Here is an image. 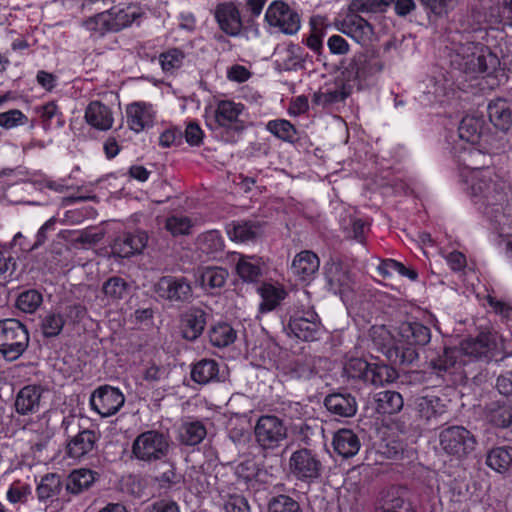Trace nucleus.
Instances as JSON below:
<instances>
[{"instance_id":"f257e3e1","label":"nucleus","mask_w":512,"mask_h":512,"mask_svg":"<svg viewBox=\"0 0 512 512\" xmlns=\"http://www.w3.org/2000/svg\"><path fill=\"white\" fill-rule=\"evenodd\" d=\"M371 338L394 365H410L418 359L416 346H425L431 340V330L416 321L403 322L398 328L399 339L390 345L391 335L384 326L372 327Z\"/></svg>"},{"instance_id":"f03ea898","label":"nucleus","mask_w":512,"mask_h":512,"mask_svg":"<svg viewBox=\"0 0 512 512\" xmlns=\"http://www.w3.org/2000/svg\"><path fill=\"white\" fill-rule=\"evenodd\" d=\"M505 188V182L493 169H482L470 175L469 194L475 205L487 218L499 224L504 217Z\"/></svg>"},{"instance_id":"7ed1b4c3","label":"nucleus","mask_w":512,"mask_h":512,"mask_svg":"<svg viewBox=\"0 0 512 512\" xmlns=\"http://www.w3.org/2000/svg\"><path fill=\"white\" fill-rule=\"evenodd\" d=\"M255 442L266 455L280 448L288 438V426L284 419L273 415H261L254 426Z\"/></svg>"},{"instance_id":"20e7f679","label":"nucleus","mask_w":512,"mask_h":512,"mask_svg":"<svg viewBox=\"0 0 512 512\" xmlns=\"http://www.w3.org/2000/svg\"><path fill=\"white\" fill-rule=\"evenodd\" d=\"M171 440L168 433L148 430L139 434L132 444L133 456L145 463L163 461L169 454Z\"/></svg>"},{"instance_id":"39448f33","label":"nucleus","mask_w":512,"mask_h":512,"mask_svg":"<svg viewBox=\"0 0 512 512\" xmlns=\"http://www.w3.org/2000/svg\"><path fill=\"white\" fill-rule=\"evenodd\" d=\"M28 345L29 333L24 324L13 318L0 320V354L5 360H17Z\"/></svg>"},{"instance_id":"423d86ee","label":"nucleus","mask_w":512,"mask_h":512,"mask_svg":"<svg viewBox=\"0 0 512 512\" xmlns=\"http://www.w3.org/2000/svg\"><path fill=\"white\" fill-rule=\"evenodd\" d=\"M323 463L319 455L308 448L294 451L289 458V473L297 481L311 485L322 476Z\"/></svg>"},{"instance_id":"0eeeda50","label":"nucleus","mask_w":512,"mask_h":512,"mask_svg":"<svg viewBox=\"0 0 512 512\" xmlns=\"http://www.w3.org/2000/svg\"><path fill=\"white\" fill-rule=\"evenodd\" d=\"M441 449L448 455L462 459L476 447L475 436L463 426H450L439 434Z\"/></svg>"},{"instance_id":"6e6552de","label":"nucleus","mask_w":512,"mask_h":512,"mask_svg":"<svg viewBox=\"0 0 512 512\" xmlns=\"http://www.w3.org/2000/svg\"><path fill=\"white\" fill-rule=\"evenodd\" d=\"M153 291L160 299L171 303H190L193 299L191 282L184 276H162Z\"/></svg>"},{"instance_id":"1a4fd4ad","label":"nucleus","mask_w":512,"mask_h":512,"mask_svg":"<svg viewBox=\"0 0 512 512\" xmlns=\"http://www.w3.org/2000/svg\"><path fill=\"white\" fill-rule=\"evenodd\" d=\"M286 330L288 334H292L302 341H316L323 333V326L315 311L306 310L292 315Z\"/></svg>"},{"instance_id":"9d476101","label":"nucleus","mask_w":512,"mask_h":512,"mask_svg":"<svg viewBox=\"0 0 512 512\" xmlns=\"http://www.w3.org/2000/svg\"><path fill=\"white\" fill-rule=\"evenodd\" d=\"M265 19L270 26L279 28L285 34H295L300 28L299 15L282 1L269 5Z\"/></svg>"},{"instance_id":"9b49d317","label":"nucleus","mask_w":512,"mask_h":512,"mask_svg":"<svg viewBox=\"0 0 512 512\" xmlns=\"http://www.w3.org/2000/svg\"><path fill=\"white\" fill-rule=\"evenodd\" d=\"M125 397L118 388L101 386L90 397V405L101 417H109L124 405Z\"/></svg>"},{"instance_id":"f8f14e48","label":"nucleus","mask_w":512,"mask_h":512,"mask_svg":"<svg viewBox=\"0 0 512 512\" xmlns=\"http://www.w3.org/2000/svg\"><path fill=\"white\" fill-rule=\"evenodd\" d=\"M461 351L463 354L475 359L489 361L497 357V337L490 332H481L476 337L465 339L461 343Z\"/></svg>"},{"instance_id":"ddd939ff","label":"nucleus","mask_w":512,"mask_h":512,"mask_svg":"<svg viewBox=\"0 0 512 512\" xmlns=\"http://www.w3.org/2000/svg\"><path fill=\"white\" fill-rule=\"evenodd\" d=\"M335 28L361 45L372 41L374 27L366 19L357 14L347 12L342 20L335 22Z\"/></svg>"},{"instance_id":"4468645a","label":"nucleus","mask_w":512,"mask_h":512,"mask_svg":"<svg viewBox=\"0 0 512 512\" xmlns=\"http://www.w3.org/2000/svg\"><path fill=\"white\" fill-rule=\"evenodd\" d=\"M376 512H416V508L403 487L383 491L375 503Z\"/></svg>"},{"instance_id":"2eb2a0df","label":"nucleus","mask_w":512,"mask_h":512,"mask_svg":"<svg viewBox=\"0 0 512 512\" xmlns=\"http://www.w3.org/2000/svg\"><path fill=\"white\" fill-rule=\"evenodd\" d=\"M219 29L229 37H237L243 29L240 10L233 2L219 3L213 12Z\"/></svg>"},{"instance_id":"dca6fc26","label":"nucleus","mask_w":512,"mask_h":512,"mask_svg":"<svg viewBox=\"0 0 512 512\" xmlns=\"http://www.w3.org/2000/svg\"><path fill=\"white\" fill-rule=\"evenodd\" d=\"M324 275L328 289L342 295L352 288V278L346 265L331 259L324 266Z\"/></svg>"},{"instance_id":"f3484780","label":"nucleus","mask_w":512,"mask_h":512,"mask_svg":"<svg viewBox=\"0 0 512 512\" xmlns=\"http://www.w3.org/2000/svg\"><path fill=\"white\" fill-rule=\"evenodd\" d=\"M98 440L99 435L94 430H80L77 434L69 436L66 445L67 455L78 460L92 455L97 449Z\"/></svg>"},{"instance_id":"a211bd4d","label":"nucleus","mask_w":512,"mask_h":512,"mask_svg":"<svg viewBox=\"0 0 512 512\" xmlns=\"http://www.w3.org/2000/svg\"><path fill=\"white\" fill-rule=\"evenodd\" d=\"M148 243V234L145 231L137 230L135 232H128L118 236L111 248L113 254L128 258L136 253L142 252Z\"/></svg>"},{"instance_id":"6ab92c4d","label":"nucleus","mask_w":512,"mask_h":512,"mask_svg":"<svg viewBox=\"0 0 512 512\" xmlns=\"http://www.w3.org/2000/svg\"><path fill=\"white\" fill-rule=\"evenodd\" d=\"M417 417L425 424H438L447 414V406L437 396H423L416 400Z\"/></svg>"},{"instance_id":"aec40b11","label":"nucleus","mask_w":512,"mask_h":512,"mask_svg":"<svg viewBox=\"0 0 512 512\" xmlns=\"http://www.w3.org/2000/svg\"><path fill=\"white\" fill-rule=\"evenodd\" d=\"M181 333L184 339L195 341L207 324V313L199 307L187 309L180 317Z\"/></svg>"},{"instance_id":"412c9836","label":"nucleus","mask_w":512,"mask_h":512,"mask_svg":"<svg viewBox=\"0 0 512 512\" xmlns=\"http://www.w3.org/2000/svg\"><path fill=\"white\" fill-rule=\"evenodd\" d=\"M382 61L374 53H358L350 61L348 72L355 79H366L367 77L381 72Z\"/></svg>"},{"instance_id":"4be33fe9","label":"nucleus","mask_w":512,"mask_h":512,"mask_svg":"<svg viewBox=\"0 0 512 512\" xmlns=\"http://www.w3.org/2000/svg\"><path fill=\"white\" fill-rule=\"evenodd\" d=\"M42 388L37 385L24 386L16 395L15 409L20 415L39 412L41 406Z\"/></svg>"},{"instance_id":"5701e85b","label":"nucleus","mask_w":512,"mask_h":512,"mask_svg":"<svg viewBox=\"0 0 512 512\" xmlns=\"http://www.w3.org/2000/svg\"><path fill=\"white\" fill-rule=\"evenodd\" d=\"M242 110L243 105L240 103H234L228 100L221 101L215 110V122L220 127L239 132L243 129L242 124L238 121V117Z\"/></svg>"},{"instance_id":"b1692460","label":"nucleus","mask_w":512,"mask_h":512,"mask_svg":"<svg viewBox=\"0 0 512 512\" xmlns=\"http://www.w3.org/2000/svg\"><path fill=\"white\" fill-rule=\"evenodd\" d=\"M126 116L129 128L136 133L151 127L154 122V114L151 110V106L142 102H135L128 105L126 108Z\"/></svg>"},{"instance_id":"393cba45","label":"nucleus","mask_w":512,"mask_h":512,"mask_svg":"<svg viewBox=\"0 0 512 512\" xmlns=\"http://www.w3.org/2000/svg\"><path fill=\"white\" fill-rule=\"evenodd\" d=\"M326 409L339 417H352L357 412V401L349 393H332L325 397Z\"/></svg>"},{"instance_id":"a878e982","label":"nucleus","mask_w":512,"mask_h":512,"mask_svg":"<svg viewBox=\"0 0 512 512\" xmlns=\"http://www.w3.org/2000/svg\"><path fill=\"white\" fill-rule=\"evenodd\" d=\"M320 260L318 256L309 250L299 252L293 259L291 271L301 280L310 279L319 270Z\"/></svg>"},{"instance_id":"bb28decb","label":"nucleus","mask_w":512,"mask_h":512,"mask_svg":"<svg viewBox=\"0 0 512 512\" xmlns=\"http://www.w3.org/2000/svg\"><path fill=\"white\" fill-rule=\"evenodd\" d=\"M86 122L95 129L107 131L113 125V115L108 106L100 101H92L85 110Z\"/></svg>"},{"instance_id":"cd10ccee","label":"nucleus","mask_w":512,"mask_h":512,"mask_svg":"<svg viewBox=\"0 0 512 512\" xmlns=\"http://www.w3.org/2000/svg\"><path fill=\"white\" fill-rule=\"evenodd\" d=\"M490 122L500 131L508 132L512 126V109L504 99L490 101L487 107Z\"/></svg>"},{"instance_id":"c85d7f7f","label":"nucleus","mask_w":512,"mask_h":512,"mask_svg":"<svg viewBox=\"0 0 512 512\" xmlns=\"http://www.w3.org/2000/svg\"><path fill=\"white\" fill-rule=\"evenodd\" d=\"M484 120L474 116L464 117L458 127L460 140L470 145L482 144L484 139Z\"/></svg>"},{"instance_id":"c756f323","label":"nucleus","mask_w":512,"mask_h":512,"mask_svg":"<svg viewBox=\"0 0 512 512\" xmlns=\"http://www.w3.org/2000/svg\"><path fill=\"white\" fill-rule=\"evenodd\" d=\"M99 474L96 471L80 468L73 470L67 477L65 483L66 491L78 495L87 491L96 480H98Z\"/></svg>"},{"instance_id":"7c9ffc66","label":"nucleus","mask_w":512,"mask_h":512,"mask_svg":"<svg viewBox=\"0 0 512 512\" xmlns=\"http://www.w3.org/2000/svg\"><path fill=\"white\" fill-rule=\"evenodd\" d=\"M334 451L343 458L355 456L360 449L358 436L350 429H340L333 437Z\"/></svg>"},{"instance_id":"2f4dec72","label":"nucleus","mask_w":512,"mask_h":512,"mask_svg":"<svg viewBox=\"0 0 512 512\" xmlns=\"http://www.w3.org/2000/svg\"><path fill=\"white\" fill-rule=\"evenodd\" d=\"M499 64L496 55L492 54L488 49H480L468 56L465 62L466 69L476 74H490Z\"/></svg>"},{"instance_id":"473e14b6","label":"nucleus","mask_w":512,"mask_h":512,"mask_svg":"<svg viewBox=\"0 0 512 512\" xmlns=\"http://www.w3.org/2000/svg\"><path fill=\"white\" fill-rule=\"evenodd\" d=\"M191 379L200 385L220 381L219 364L214 359H201L191 368Z\"/></svg>"},{"instance_id":"72a5a7b5","label":"nucleus","mask_w":512,"mask_h":512,"mask_svg":"<svg viewBox=\"0 0 512 512\" xmlns=\"http://www.w3.org/2000/svg\"><path fill=\"white\" fill-rule=\"evenodd\" d=\"M207 430L200 420H186L178 428V440L186 446L200 444L206 437Z\"/></svg>"},{"instance_id":"f704fd0d","label":"nucleus","mask_w":512,"mask_h":512,"mask_svg":"<svg viewBox=\"0 0 512 512\" xmlns=\"http://www.w3.org/2000/svg\"><path fill=\"white\" fill-rule=\"evenodd\" d=\"M486 465L501 474L511 471L512 446L504 445L490 449L486 455Z\"/></svg>"},{"instance_id":"c9c22d12","label":"nucleus","mask_w":512,"mask_h":512,"mask_svg":"<svg viewBox=\"0 0 512 512\" xmlns=\"http://www.w3.org/2000/svg\"><path fill=\"white\" fill-rule=\"evenodd\" d=\"M374 399L376 411L383 415L396 414L402 410L404 405L403 397L397 391H380L375 395Z\"/></svg>"},{"instance_id":"e433bc0d","label":"nucleus","mask_w":512,"mask_h":512,"mask_svg":"<svg viewBox=\"0 0 512 512\" xmlns=\"http://www.w3.org/2000/svg\"><path fill=\"white\" fill-rule=\"evenodd\" d=\"M228 275L222 267H203L198 270V281L205 291H212L224 287Z\"/></svg>"},{"instance_id":"4c0bfd02","label":"nucleus","mask_w":512,"mask_h":512,"mask_svg":"<svg viewBox=\"0 0 512 512\" xmlns=\"http://www.w3.org/2000/svg\"><path fill=\"white\" fill-rule=\"evenodd\" d=\"M486 419L496 427L507 428L512 425V406L493 401L485 407Z\"/></svg>"},{"instance_id":"58836bf2","label":"nucleus","mask_w":512,"mask_h":512,"mask_svg":"<svg viewBox=\"0 0 512 512\" xmlns=\"http://www.w3.org/2000/svg\"><path fill=\"white\" fill-rule=\"evenodd\" d=\"M101 291L109 301L118 302L129 295L131 283L121 276H111L103 282Z\"/></svg>"},{"instance_id":"ea45409f","label":"nucleus","mask_w":512,"mask_h":512,"mask_svg":"<svg viewBox=\"0 0 512 512\" xmlns=\"http://www.w3.org/2000/svg\"><path fill=\"white\" fill-rule=\"evenodd\" d=\"M347 96L348 93L345 91L344 86L335 84L315 92L312 97V103L326 108L344 102Z\"/></svg>"},{"instance_id":"a19ab883","label":"nucleus","mask_w":512,"mask_h":512,"mask_svg":"<svg viewBox=\"0 0 512 512\" xmlns=\"http://www.w3.org/2000/svg\"><path fill=\"white\" fill-rule=\"evenodd\" d=\"M106 13L112 32H118L128 27L140 16L136 9L132 7L112 8L106 10Z\"/></svg>"},{"instance_id":"79ce46f5","label":"nucleus","mask_w":512,"mask_h":512,"mask_svg":"<svg viewBox=\"0 0 512 512\" xmlns=\"http://www.w3.org/2000/svg\"><path fill=\"white\" fill-rule=\"evenodd\" d=\"M461 353L462 351L457 348L445 347L442 354L430 360V365L439 376L452 373V370L458 365V358Z\"/></svg>"},{"instance_id":"37998d69","label":"nucleus","mask_w":512,"mask_h":512,"mask_svg":"<svg viewBox=\"0 0 512 512\" xmlns=\"http://www.w3.org/2000/svg\"><path fill=\"white\" fill-rule=\"evenodd\" d=\"M259 292L262 297L259 310L262 313L274 310L287 296V292L282 287H277L272 284H263Z\"/></svg>"},{"instance_id":"c03bdc74","label":"nucleus","mask_w":512,"mask_h":512,"mask_svg":"<svg viewBox=\"0 0 512 512\" xmlns=\"http://www.w3.org/2000/svg\"><path fill=\"white\" fill-rule=\"evenodd\" d=\"M210 343L214 347L224 348L232 343L237 338V332L228 323H218L212 326L208 332Z\"/></svg>"},{"instance_id":"a18cd8bd","label":"nucleus","mask_w":512,"mask_h":512,"mask_svg":"<svg viewBox=\"0 0 512 512\" xmlns=\"http://www.w3.org/2000/svg\"><path fill=\"white\" fill-rule=\"evenodd\" d=\"M230 239L237 242L255 240L261 233L260 226L253 222L233 223L227 227Z\"/></svg>"},{"instance_id":"49530a36","label":"nucleus","mask_w":512,"mask_h":512,"mask_svg":"<svg viewBox=\"0 0 512 512\" xmlns=\"http://www.w3.org/2000/svg\"><path fill=\"white\" fill-rule=\"evenodd\" d=\"M62 481L60 475L48 473L41 478L37 486V496L40 501H44L60 494L62 490Z\"/></svg>"},{"instance_id":"de8ad7c7","label":"nucleus","mask_w":512,"mask_h":512,"mask_svg":"<svg viewBox=\"0 0 512 512\" xmlns=\"http://www.w3.org/2000/svg\"><path fill=\"white\" fill-rule=\"evenodd\" d=\"M396 377V370L391 366L383 363H370L368 376L366 375V383L375 386L384 385L394 381Z\"/></svg>"},{"instance_id":"09e8293b","label":"nucleus","mask_w":512,"mask_h":512,"mask_svg":"<svg viewBox=\"0 0 512 512\" xmlns=\"http://www.w3.org/2000/svg\"><path fill=\"white\" fill-rule=\"evenodd\" d=\"M253 260L254 257L242 255L236 264V272L244 282L254 283L261 277V267Z\"/></svg>"},{"instance_id":"8fccbe9b","label":"nucleus","mask_w":512,"mask_h":512,"mask_svg":"<svg viewBox=\"0 0 512 512\" xmlns=\"http://www.w3.org/2000/svg\"><path fill=\"white\" fill-rule=\"evenodd\" d=\"M185 54L178 48H171L159 55L162 70L167 74H174L184 62Z\"/></svg>"},{"instance_id":"3c124183","label":"nucleus","mask_w":512,"mask_h":512,"mask_svg":"<svg viewBox=\"0 0 512 512\" xmlns=\"http://www.w3.org/2000/svg\"><path fill=\"white\" fill-rule=\"evenodd\" d=\"M266 128L270 133L283 141L294 142L296 139V128L288 120H271L267 123Z\"/></svg>"},{"instance_id":"603ef678","label":"nucleus","mask_w":512,"mask_h":512,"mask_svg":"<svg viewBox=\"0 0 512 512\" xmlns=\"http://www.w3.org/2000/svg\"><path fill=\"white\" fill-rule=\"evenodd\" d=\"M42 294L35 289H30L22 292L16 301V306L19 310L25 313H34L42 304Z\"/></svg>"},{"instance_id":"864d4df0","label":"nucleus","mask_w":512,"mask_h":512,"mask_svg":"<svg viewBox=\"0 0 512 512\" xmlns=\"http://www.w3.org/2000/svg\"><path fill=\"white\" fill-rule=\"evenodd\" d=\"M267 510L268 512H303L300 503L285 494L272 497L268 502Z\"/></svg>"},{"instance_id":"5fc2aeb1","label":"nucleus","mask_w":512,"mask_h":512,"mask_svg":"<svg viewBox=\"0 0 512 512\" xmlns=\"http://www.w3.org/2000/svg\"><path fill=\"white\" fill-rule=\"evenodd\" d=\"M37 113H39L44 129H50L52 120L57 119V126L63 127L65 120L62 112L59 110L55 102L51 101L39 107H36Z\"/></svg>"},{"instance_id":"6e6d98bb","label":"nucleus","mask_w":512,"mask_h":512,"mask_svg":"<svg viewBox=\"0 0 512 512\" xmlns=\"http://www.w3.org/2000/svg\"><path fill=\"white\" fill-rule=\"evenodd\" d=\"M483 156L484 155L481 151L475 148L474 145L462 147L456 155L459 164L464 168L471 170V174L482 170L478 167V159Z\"/></svg>"},{"instance_id":"4d7b16f0","label":"nucleus","mask_w":512,"mask_h":512,"mask_svg":"<svg viewBox=\"0 0 512 512\" xmlns=\"http://www.w3.org/2000/svg\"><path fill=\"white\" fill-rule=\"evenodd\" d=\"M483 156L484 155L481 151L475 148L474 145L462 147L456 155L459 164L464 168L471 170V174L482 170L478 167V159Z\"/></svg>"},{"instance_id":"13d9d810","label":"nucleus","mask_w":512,"mask_h":512,"mask_svg":"<svg viewBox=\"0 0 512 512\" xmlns=\"http://www.w3.org/2000/svg\"><path fill=\"white\" fill-rule=\"evenodd\" d=\"M483 156L484 155L481 151L475 148L474 145L462 147L456 155L459 164L464 168L471 170V174L482 170L478 167V159Z\"/></svg>"},{"instance_id":"bf43d9fd","label":"nucleus","mask_w":512,"mask_h":512,"mask_svg":"<svg viewBox=\"0 0 512 512\" xmlns=\"http://www.w3.org/2000/svg\"><path fill=\"white\" fill-rule=\"evenodd\" d=\"M65 324L63 316L59 313H48L41 322L42 333L47 338L58 336Z\"/></svg>"},{"instance_id":"052dcab7","label":"nucleus","mask_w":512,"mask_h":512,"mask_svg":"<svg viewBox=\"0 0 512 512\" xmlns=\"http://www.w3.org/2000/svg\"><path fill=\"white\" fill-rule=\"evenodd\" d=\"M165 470L156 476L159 486L164 489L171 488L182 482L183 476L176 471L175 464L171 461H162Z\"/></svg>"},{"instance_id":"680f3d73","label":"nucleus","mask_w":512,"mask_h":512,"mask_svg":"<svg viewBox=\"0 0 512 512\" xmlns=\"http://www.w3.org/2000/svg\"><path fill=\"white\" fill-rule=\"evenodd\" d=\"M482 145L493 151H504L511 146V139L508 132L498 131L495 133L486 132Z\"/></svg>"},{"instance_id":"e2e57ef3","label":"nucleus","mask_w":512,"mask_h":512,"mask_svg":"<svg viewBox=\"0 0 512 512\" xmlns=\"http://www.w3.org/2000/svg\"><path fill=\"white\" fill-rule=\"evenodd\" d=\"M193 227L192 221L186 216H171L165 221V228L173 236L187 235Z\"/></svg>"},{"instance_id":"0e129e2a","label":"nucleus","mask_w":512,"mask_h":512,"mask_svg":"<svg viewBox=\"0 0 512 512\" xmlns=\"http://www.w3.org/2000/svg\"><path fill=\"white\" fill-rule=\"evenodd\" d=\"M106 11L98 13L83 22L84 27L94 35L103 36L110 30Z\"/></svg>"},{"instance_id":"69168bd1","label":"nucleus","mask_w":512,"mask_h":512,"mask_svg":"<svg viewBox=\"0 0 512 512\" xmlns=\"http://www.w3.org/2000/svg\"><path fill=\"white\" fill-rule=\"evenodd\" d=\"M30 494L31 488L28 484L15 481L9 487L6 496L11 504H24L27 502Z\"/></svg>"},{"instance_id":"338daca9","label":"nucleus","mask_w":512,"mask_h":512,"mask_svg":"<svg viewBox=\"0 0 512 512\" xmlns=\"http://www.w3.org/2000/svg\"><path fill=\"white\" fill-rule=\"evenodd\" d=\"M370 363L361 358L351 359L345 366V372L348 377L360 379L366 382V374L368 375Z\"/></svg>"},{"instance_id":"774afa93","label":"nucleus","mask_w":512,"mask_h":512,"mask_svg":"<svg viewBox=\"0 0 512 512\" xmlns=\"http://www.w3.org/2000/svg\"><path fill=\"white\" fill-rule=\"evenodd\" d=\"M27 121V116L18 109H11L0 113V126L4 129H12L17 126L25 125Z\"/></svg>"}]
</instances>
